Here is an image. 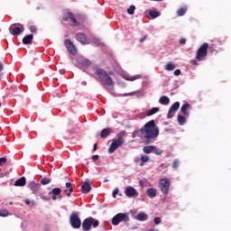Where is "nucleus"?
<instances>
[{"instance_id":"nucleus-49","label":"nucleus","mask_w":231,"mask_h":231,"mask_svg":"<svg viewBox=\"0 0 231 231\" xmlns=\"http://www.w3.org/2000/svg\"><path fill=\"white\" fill-rule=\"evenodd\" d=\"M185 42H187V40L182 38L180 40V44H185Z\"/></svg>"},{"instance_id":"nucleus-23","label":"nucleus","mask_w":231,"mask_h":231,"mask_svg":"<svg viewBox=\"0 0 231 231\" xmlns=\"http://www.w3.org/2000/svg\"><path fill=\"white\" fill-rule=\"evenodd\" d=\"M149 216H147V214H145L144 212H140L136 217L135 219H137V221H147Z\"/></svg>"},{"instance_id":"nucleus-3","label":"nucleus","mask_w":231,"mask_h":231,"mask_svg":"<svg viewBox=\"0 0 231 231\" xmlns=\"http://www.w3.org/2000/svg\"><path fill=\"white\" fill-rule=\"evenodd\" d=\"M96 74L99 77V79L106 84V86H115V81H113V79H111V76L113 75V72L107 73V71L104 70L100 68H96Z\"/></svg>"},{"instance_id":"nucleus-22","label":"nucleus","mask_w":231,"mask_h":231,"mask_svg":"<svg viewBox=\"0 0 231 231\" xmlns=\"http://www.w3.org/2000/svg\"><path fill=\"white\" fill-rule=\"evenodd\" d=\"M26 185V177H22L14 182V187H24Z\"/></svg>"},{"instance_id":"nucleus-44","label":"nucleus","mask_w":231,"mask_h":231,"mask_svg":"<svg viewBox=\"0 0 231 231\" xmlns=\"http://www.w3.org/2000/svg\"><path fill=\"white\" fill-rule=\"evenodd\" d=\"M0 172H1V169H0ZM10 176V173L5 172V173H0V179L1 178H8Z\"/></svg>"},{"instance_id":"nucleus-54","label":"nucleus","mask_w":231,"mask_h":231,"mask_svg":"<svg viewBox=\"0 0 231 231\" xmlns=\"http://www.w3.org/2000/svg\"><path fill=\"white\" fill-rule=\"evenodd\" d=\"M93 151H94V152L97 151V143L94 144V149H93Z\"/></svg>"},{"instance_id":"nucleus-46","label":"nucleus","mask_w":231,"mask_h":231,"mask_svg":"<svg viewBox=\"0 0 231 231\" xmlns=\"http://www.w3.org/2000/svg\"><path fill=\"white\" fill-rule=\"evenodd\" d=\"M174 75H175V77H179V75H181V70L180 69H176L174 71Z\"/></svg>"},{"instance_id":"nucleus-6","label":"nucleus","mask_w":231,"mask_h":231,"mask_svg":"<svg viewBox=\"0 0 231 231\" xmlns=\"http://www.w3.org/2000/svg\"><path fill=\"white\" fill-rule=\"evenodd\" d=\"M62 21H64L65 23L71 21V23H72L71 26H73V27L80 26V23H79V21H77V16L75 15V14H73L69 10H65L63 12Z\"/></svg>"},{"instance_id":"nucleus-20","label":"nucleus","mask_w":231,"mask_h":231,"mask_svg":"<svg viewBox=\"0 0 231 231\" xmlns=\"http://www.w3.org/2000/svg\"><path fill=\"white\" fill-rule=\"evenodd\" d=\"M113 133V128H104L100 133V137L103 139L107 138Z\"/></svg>"},{"instance_id":"nucleus-50","label":"nucleus","mask_w":231,"mask_h":231,"mask_svg":"<svg viewBox=\"0 0 231 231\" xmlns=\"http://www.w3.org/2000/svg\"><path fill=\"white\" fill-rule=\"evenodd\" d=\"M92 160L93 162H97V160H98V155H93Z\"/></svg>"},{"instance_id":"nucleus-37","label":"nucleus","mask_w":231,"mask_h":231,"mask_svg":"<svg viewBox=\"0 0 231 231\" xmlns=\"http://www.w3.org/2000/svg\"><path fill=\"white\" fill-rule=\"evenodd\" d=\"M29 30H30L31 33H37V26H35V25H31L29 27Z\"/></svg>"},{"instance_id":"nucleus-16","label":"nucleus","mask_w":231,"mask_h":231,"mask_svg":"<svg viewBox=\"0 0 231 231\" xmlns=\"http://www.w3.org/2000/svg\"><path fill=\"white\" fill-rule=\"evenodd\" d=\"M75 39L76 41H78V42H80V44H83V46H85V44H88V37L83 32L77 33L75 35Z\"/></svg>"},{"instance_id":"nucleus-13","label":"nucleus","mask_w":231,"mask_h":231,"mask_svg":"<svg viewBox=\"0 0 231 231\" xmlns=\"http://www.w3.org/2000/svg\"><path fill=\"white\" fill-rule=\"evenodd\" d=\"M91 185H93V181H91L89 179H87L81 185L82 194H89L91 192Z\"/></svg>"},{"instance_id":"nucleus-19","label":"nucleus","mask_w":231,"mask_h":231,"mask_svg":"<svg viewBox=\"0 0 231 231\" xmlns=\"http://www.w3.org/2000/svg\"><path fill=\"white\" fill-rule=\"evenodd\" d=\"M66 189L63 190L64 194L68 196V198L71 197V193L73 192V186L71 182H67L65 184Z\"/></svg>"},{"instance_id":"nucleus-33","label":"nucleus","mask_w":231,"mask_h":231,"mask_svg":"<svg viewBox=\"0 0 231 231\" xmlns=\"http://www.w3.org/2000/svg\"><path fill=\"white\" fill-rule=\"evenodd\" d=\"M152 152H154L157 156H162V154H163V151L162 149L157 148L156 146H153Z\"/></svg>"},{"instance_id":"nucleus-21","label":"nucleus","mask_w":231,"mask_h":231,"mask_svg":"<svg viewBox=\"0 0 231 231\" xmlns=\"http://www.w3.org/2000/svg\"><path fill=\"white\" fill-rule=\"evenodd\" d=\"M33 42V34H28L23 38V44H32Z\"/></svg>"},{"instance_id":"nucleus-18","label":"nucleus","mask_w":231,"mask_h":231,"mask_svg":"<svg viewBox=\"0 0 231 231\" xmlns=\"http://www.w3.org/2000/svg\"><path fill=\"white\" fill-rule=\"evenodd\" d=\"M189 109H190V104L185 103L180 107V113H182V115H184L185 116H189L190 113L189 112Z\"/></svg>"},{"instance_id":"nucleus-4","label":"nucleus","mask_w":231,"mask_h":231,"mask_svg":"<svg viewBox=\"0 0 231 231\" xmlns=\"http://www.w3.org/2000/svg\"><path fill=\"white\" fill-rule=\"evenodd\" d=\"M125 136V134L124 132L117 134V138L112 140V143L110 147L108 148L109 154H113L118 147H122L124 145L125 139L124 138Z\"/></svg>"},{"instance_id":"nucleus-11","label":"nucleus","mask_w":231,"mask_h":231,"mask_svg":"<svg viewBox=\"0 0 231 231\" xmlns=\"http://www.w3.org/2000/svg\"><path fill=\"white\" fill-rule=\"evenodd\" d=\"M64 46L67 49V51L70 53V55H77V47H75V44L71 42V40L66 39L64 41Z\"/></svg>"},{"instance_id":"nucleus-12","label":"nucleus","mask_w":231,"mask_h":231,"mask_svg":"<svg viewBox=\"0 0 231 231\" xmlns=\"http://www.w3.org/2000/svg\"><path fill=\"white\" fill-rule=\"evenodd\" d=\"M62 189L60 188H54L49 192V196H51V199L53 201H57V199H62Z\"/></svg>"},{"instance_id":"nucleus-10","label":"nucleus","mask_w":231,"mask_h":231,"mask_svg":"<svg viewBox=\"0 0 231 231\" xmlns=\"http://www.w3.org/2000/svg\"><path fill=\"white\" fill-rule=\"evenodd\" d=\"M159 188L162 192L167 196L169 194V189H171V182L167 179H161L159 181Z\"/></svg>"},{"instance_id":"nucleus-45","label":"nucleus","mask_w":231,"mask_h":231,"mask_svg":"<svg viewBox=\"0 0 231 231\" xmlns=\"http://www.w3.org/2000/svg\"><path fill=\"white\" fill-rule=\"evenodd\" d=\"M160 223H162V218H160V217H155V218H154V224H155V225H160Z\"/></svg>"},{"instance_id":"nucleus-24","label":"nucleus","mask_w":231,"mask_h":231,"mask_svg":"<svg viewBox=\"0 0 231 231\" xmlns=\"http://www.w3.org/2000/svg\"><path fill=\"white\" fill-rule=\"evenodd\" d=\"M159 102L162 106H169L171 99L167 96H162L160 97Z\"/></svg>"},{"instance_id":"nucleus-38","label":"nucleus","mask_w":231,"mask_h":231,"mask_svg":"<svg viewBox=\"0 0 231 231\" xmlns=\"http://www.w3.org/2000/svg\"><path fill=\"white\" fill-rule=\"evenodd\" d=\"M40 198H41V199H42V201H50V199H51V198L46 197V196L42 195V193L40 194Z\"/></svg>"},{"instance_id":"nucleus-5","label":"nucleus","mask_w":231,"mask_h":231,"mask_svg":"<svg viewBox=\"0 0 231 231\" xmlns=\"http://www.w3.org/2000/svg\"><path fill=\"white\" fill-rule=\"evenodd\" d=\"M100 225V222L97 219H95L92 217H88L85 218L82 222V230L83 231H89L91 230V226L93 228H97Z\"/></svg>"},{"instance_id":"nucleus-52","label":"nucleus","mask_w":231,"mask_h":231,"mask_svg":"<svg viewBox=\"0 0 231 231\" xmlns=\"http://www.w3.org/2000/svg\"><path fill=\"white\" fill-rule=\"evenodd\" d=\"M32 201L30 199H25V205H31Z\"/></svg>"},{"instance_id":"nucleus-34","label":"nucleus","mask_w":231,"mask_h":231,"mask_svg":"<svg viewBox=\"0 0 231 231\" xmlns=\"http://www.w3.org/2000/svg\"><path fill=\"white\" fill-rule=\"evenodd\" d=\"M50 183H51V179H50V178H42L41 180L42 185H50Z\"/></svg>"},{"instance_id":"nucleus-40","label":"nucleus","mask_w":231,"mask_h":231,"mask_svg":"<svg viewBox=\"0 0 231 231\" xmlns=\"http://www.w3.org/2000/svg\"><path fill=\"white\" fill-rule=\"evenodd\" d=\"M6 162H7L6 157L0 158V167H3V165H5V163H6Z\"/></svg>"},{"instance_id":"nucleus-17","label":"nucleus","mask_w":231,"mask_h":231,"mask_svg":"<svg viewBox=\"0 0 231 231\" xmlns=\"http://www.w3.org/2000/svg\"><path fill=\"white\" fill-rule=\"evenodd\" d=\"M28 188L30 189V190H32L33 192V194H37V192H39V190L41 189V184H39L35 181H31L28 184Z\"/></svg>"},{"instance_id":"nucleus-14","label":"nucleus","mask_w":231,"mask_h":231,"mask_svg":"<svg viewBox=\"0 0 231 231\" xmlns=\"http://www.w3.org/2000/svg\"><path fill=\"white\" fill-rule=\"evenodd\" d=\"M180 109V102H175L169 109L167 118H172L174 114Z\"/></svg>"},{"instance_id":"nucleus-27","label":"nucleus","mask_w":231,"mask_h":231,"mask_svg":"<svg viewBox=\"0 0 231 231\" xmlns=\"http://www.w3.org/2000/svg\"><path fill=\"white\" fill-rule=\"evenodd\" d=\"M160 111V107H152L146 112V116H152V115H156Z\"/></svg>"},{"instance_id":"nucleus-32","label":"nucleus","mask_w":231,"mask_h":231,"mask_svg":"<svg viewBox=\"0 0 231 231\" xmlns=\"http://www.w3.org/2000/svg\"><path fill=\"white\" fill-rule=\"evenodd\" d=\"M141 163H140V166L141 167H143V165L145 164V163H147V162H149V156H147V155H142V157H141Z\"/></svg>"},{"instance_id":"nucleus-53","label":"nucleus","mask_w":231,"mask_h":231,"mask_svg":"<svg viewBox=\"0 0 231 231\" xmlns=\"http://www.w3.org/2000/svg\"><path fill=\"white\" fill-rule=\"evenodd\" d=\"M3 69H4L3 63H0V73L1 71H3Z\"/></svg>"},{"instance_id":"nucleus-36","label":"nucleus","mask_w":231,"mask_h":231,"mask_svg":"<svg viewBox=\"0 0 231 231\" xmlns=\"http://www.w3.org/2000/svg\"><path fill=\"white\" fill-rule=\"evenodd\" d=\"M8 216V210L6 209H0V217H6Z\"/></svg>"},{"instance_id":"nucleus-25","label":"nucleus","mask_w":231,"mask_h":231,"mask_svg":"<svg viewBox=\"0 0 231 231\" xmlns=\"http://www.w3.org/2000/svg\"><path fill=\"white\" fill-rule=\"evenodd\" d=\"M164 69L166 71H174V69H176V65L170 61L164 66Z\"/></svg>"},{"instance_id":"nucleus-48","label":"nucleus","mask_w":231,"mask_h":231,"mask_svg":"<svg viewBox=\"0 0 231 231\" xmlns=\"http://www.w3.org/2000/svg\"><path fill=\"white\" fill-rule=\"evenodd\" d=\"M146 40H147V35H144L141 39H139V42H143Z\"/></svg>"},{"instance_id":"nucleus-41","label":"nucleus","mask_w":231,"mask_h":231,"mask_svg":"<svg viewBox=\"0 0 231 231\" xmlns=\"http://www.w3.org/2000/svg\"><path fill=\"white\" fill-rule=\"evenodd\" d=\"M172 167H173L174 169H178V167H180V161L174 160V161H173V163H172Z\"/></svg>"},{"instance_id":"nucleus-51","label":"nucleus","mask_w":231,"mask_h":231,"mask_svg":"<svg viewBox=\"0 0 231 231\" xmlns=\"http://www.w3.org/2000/svg\"><path fill=\"white\" fill-rule=\"evenodd\" d=\"M60 75H64L66 73V69H60Z\"/></svg>"},{"instance_id":"nucleus-55","label":"nucleus","mask_w":231,"mask_h":231,"mask_svg":"<svg viewBox=\"0 0 231 231\" xmlns=\"http://www.w3.org/2000/svg\"><path fill=\"white\" fill-rule=\"evenodd\" d=\"M107 181V180H105V182Z\"/></svg>"},{"instance_id":"nucleus-2","label":"nucleus","mask_w":231,"mask_h":231,"mask_svg":"<svg viewBox=\"0 0 231 231\" xmlns=\"http://www.w3.org/2000/svg\"><path fill=\"white\" fill-rule=\"evenodd\" d=\"M207 55H208V43L204 42L197 50L195 60H191L190 63L193 64V66H198L199 64V62H201L207 58Z\"/></svg>"},{"instance_id":"nucleus-9","label":"nucleus","mask_w":231,"mask_h":231,"mask_svg":"<svg viewBox=\"0 0 231 231\" xmlns=\"http://www.w3.org/2000/svg\"><path fill=\"white\" fill-rule=\"evenodd\" d=\"M69 223H70L72 228H76V229L80 228V226L82 225V222L80 220V217H79V213L78 212H73L70 215Z\"/></svg>"},{"instance_id":"nucleus-35","label":"nucleus","mask_w":231,"mask_h":231,"mask_svg":"<svg viewBox=\"0 0 231 231\" xmlns=\"http://www.w3.org/2000/svg\"><path fill=\"white\" fill-rule=\"evenodd\" d=\"M134 10H136V6L131 5V6L127 9V14H128L129 15H134Z\"/></svg>"},{"instance_id":"nucleus-39","label":"nucleus","mask_w":231,"mask_h":231,"mask_svg":"<svg viewBox=\"0 0 231 231\" xmlns=\"http://www.w3.org/2000/svg\"><path fill=\"white\" fill-rule=\"evenodd\" d=\"M137 79H140V76H133L126 78V80H130L131 82H134V80H137Z\"/></svg>"},{"instance_id":"nucleus-28","label":"nucleus","mask_w":231,"mask_h":231,"mask_svg":"<svg viewBox=\"0 0 231 231\" xmlns=\"http://www.w3.org/2000/svg\"><path fill=\"white\" fill-rule=\"evenodd\" d=\"M185 14H187V6L180 7L177 11L178 17H183Z\"/></svg>"},{"instance_id":"nucleus-26","label":"nucleus","mask_w":231,"mask_h":231,"mask_svg":"<svg viewBox=\"0 0 231 231\" xmlns=\"http://www.w3.org/2000/svg\"><path fill=\"white\" fill-rule=\"evenodd\" d=\"M146 194L147 196H149V198H156V194H157L156 189H153V188L148 189L146 190Z\"/></svg>"},{"instance_id":"nucleus-1","label":"nucleus","mask_w":231,"mask_h":231,"mask_svg":"<svg viewBox=\"0 0 231 231\" xmlns=\"http://www.w3.org/2000/svg\"><path fill=\"white\" fill-rule=\"evenodd\" d=\"M160 129L156 126V122L151 120L147 122L143 128L133 133L132 138L139 137L143 143H152L154 138H158Z\"/></svg>"},{"instance_id":"nucleus-8","label":"nucleus","mask_w":231,"mask_h":231,"mask_svg":"<svg viewBox=\"0 0 231 231\" xmlns=\"http://www.w3.org/2000/svg\"><path fill=\"white\" fill-rule=\"evenodd\" d=\"M23 32H24V25H23L22 23H13L9 27V32L11 33V35H14V36L21 35Z\"/></svg>"},{"instance_id":"nucleus-43","label":"nucleus","mask_w":231,"mask_h":231,"mask_svg":"<svg viewBox=\"0 0 231 231\" xmlns=\"http://www.w3.org/2000/svg\"><path fill=\"white\" fill-rule=\"evenodd\" d=\"M139 185H141V187H145V185H147V180H142L139 181Z\"/></svg>"},{"instance_id":"nucleus-47","label":"nucleus","mask_w":231,"mask_h":231,"mask_svg":"<svg viewBox=\"0 0 231 231\" xmlns=\"http://www.w3.org/2000/svg\"><path fill=\"white\" fill-rule=\"evenodd\" d=\"M116 194H118V189H115L112 192L113 198H116Z\"/></svg>"},{"instance_id":"nucleus-30","label":"nucleus","mask_w":231,"mask_h":231,"mask_svg":"<svg viewBox=\"0 0 231 231\" xmlns=\"http://www.w3.org/2000/svg\"><path fill=\"white\" fill-rule=\"evenodd\" d=\"M154 149V146L151 145V146H144L143 148V151L145 154H151V152H152Z\"/></svg>"},{"instance_id":"nucleus-7","label":"nucleus","mask_w":231,"mask_h":231,"mask_svg":"<svg viewBox=\"0 0 231 231\" xmlns=\"http://www.w3.org/2000/svg\"><path fill=\"white\" fill-rule=\"evenodd\" d=\"M122 221H129V215L127 213H118L112 218V225L117 226Z\"/></svg>"},{"instance_id":"nucleus-42","label":"nucleus","mask_w":231,"mask_h":231,"mask_svg":"<svg viewBox=\"0 0 231 231\" xmlns=\"http://www.w3.org/2000/svg\"><path fill=\"white\" fill-rule=\"evenodd\" d=\"M82 65L85 66L86 68H88V67L91 66V61L85 60H83Z\"/></svg>"},{"instance_id":"nucleus-15","label":"nucleus","mask_w":231,"mask_h":231,"mask_svg":"<svg viewBox=\"0 0 231 231\" xmlns=\"http://www.w3.org/2000/svg\"><path fill=\"white\" fill-rule=\"evenodd\" d=\"M125 196H127V198L138 197V191H136V189L131 186H129L125 189Z\"/></svg>"},{"instance_id":"nucleus-29","label":"nucleus","mask_w":231,"mask_h":231,"mask_svg":"<svg viewBox=\"0 0 231 231\" xmlns=\"http://www.w3.org/2000/svg\"><path fill=\"white\" fill-rule=\"evenodd\" d=\"M178 123L180 124V125H185L186 122H187V118H185V116H178L177 117Z\"/></svg>"},{"instance_id":"nucleus-31","label":"nucleus","mask_w":231,"mask_h":231,"mask_svg":"<svg viewBox=\"0 0 231 231\" xmlns=\"http://www.w3.org/2000/svg\"><path fill=\"white\" fill-rule=\"evenodd\" d=\"M149 15L152 17V19H156V17H160V12L158 11H149Z\"/></svg>"}]
</instances>
